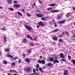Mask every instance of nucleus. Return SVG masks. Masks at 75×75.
Listing matches in <instances>:
<instances>
[{"label":"nucleus","instance_id":"nucleus-14","mask_svg":"<svg viewBox=\"0 0 75 75\" xmlns=\"http://www.w3.org/2000/svg\"><path fill=\"white\" fill-rule=\"evenodd\" d=\"M4 50L5 52H8V51H9V49H5Z\"/></svg>","mask_w":75,"mask_h":75},{"label":"nucleus","instance_id":"nucleus-47","mask_svg":"<svg viewBox=\"0 0 75 75\" xmlns=\"http://www.w3.org/2000/svg\"><path fill=\"white\" fill-rule=\"evenodd\" d=\"M28 53H31V51L30 50H28Z\"/></svg>","mask_w":75,"mask_h":75},{"label":"nucleus","instance_id":"nucleus-57","mask_svg":"<svg viewBox=\"0 0 75 75\" xmlns=\"http://www.w3.org/2000/svg\"><path fill=\"white\" fill-rule=\"evenodd\" d=\"M0 8H1V9H2L3 7H2V6H0Z\"/></svg>","mask_w":75,"mask_h":75},{"label":"nucleus","instance_id":"nucleus-49","mask_svg":"<svg viewBox=\"0 0 75 75\" xmlns=\"http://www.w3.org/2000/svg\"><path fill=\"white\" fill-rule=\"evenodd\" d=\"M22 11H23V12H24V11H25V10H24V9H22Z\"/></svg>","mask_w":75,"mask_h":75},{"label":"nucleus","instance_id":"nucleus-24","mask_svg":"<svg viewBox=\"0 0 75 75\" xmlns=\"http://www.w3.org/2000/svg\"><path fill=\"white\" fill-rule=\"evenodd\" d=\"M8 9H9V10H11V11H14V9H13L12 8H8Z\"/></svg>","mask_w":75,"mask_h":75},{"label":"nucleus","instance_id":"nucleus-27","mask_svg":"<svg viewBox=\"0 0 75 75\" xmlns=\"http://www.w3.org/2000/svg\"><path fill=\"white\" fill-rule=\"evenodd\" d=\"M70 13L69 12L67 13L66 15V17H68V16H69V14H70Z\"/></svg>","mask_w":75,"mask_h":75},{"label":"nucleus","instance_id":"nucleus-62","mask_svg":"<svg viewBox=\"0 0 75 75\" xmlns=\"http://www.w3.org/2000/svg\"><path fill=\"white\" fill-rule=\"evenodd\" d=\"M40 27V26H37V28H39Z\"/></svg>","mask_w":75,"mask_h":75},{"label":"nucleus","instance_id":"nucleus-31","mask_svg":"<svg viewBox=\"0 0 75 75\" xmlns=\"http://www.w3.org/2000/svg\"><path fill=\"white\" fill-rule=\"evenodd\" d=\"M1 30H3V31H6V28H2Z\"/></svg>","mask_w":75,"mask_h":75},{"label":"nucleus","instance_id":"nucleus-44","mask_svg":"<svg viewBox=\"0 0 75 75\" xmlns=\"http://www.w3.org/2000/svg\"><path fill=\"white\" fill-rule=\"evenodd\" d=\"M13 3H18V2L17 1H14L13 2Z\"/></svg>","mask_w":75,"mask_h":75},{"label":"nucleus","instance_id":"nucleus-41","mask_svg":"<svg viewBox=\"0 0 75 75\" xmlns=\"http://www.w3.org/2000/svg\"><path fill=\"white\" fill-rule=\"evenodd\" d=\"M54 27H57V25L55 23H54Z\"/></svg>","mask_w":75,"mask_h":75},{"label":"nucleus","instance_id":"nucleus-12","mask_svg":"<svg viewBox=\"0 0 75 75\" xmlns=\"http://www.w3.org/2000/svg\"><path fill=\"white\" fill-rule=\"evenodd\" d=\"M13 6L15 7H16V8H18V7H20V5H18L17 4L14 5Z\"/></svg>","mask_w":75,"mask_h":75},{"label":"nucleus","instance_id":"nucleus-11","mask_svg":"<svg viewBox=\"0 0 75 75\" xmlns=\"http://www.w3.org/2000/svg\"><path fill=\"white\" fill-rule=\"evenodd\" d=\"M65 21H59L58 22V23L59 24H63L64 23H65Z\"/></svg>","mask_w":75,"mask_h":75},{"label":"nucleus","instance_id":"nucleus-30","mask_svg":"<svg viewBox=\"0 0 75 75\" xmlns=\"http://www.w3.org/2000/svg\"><path fill=\"white\" fill-rule=\"evenodd\" d=\"M16 64V63L15 62H13L12 63V65L11 66H12V65L13 66H14V65H15V64Z\"/></svg>","mask_w":75,"mask_h":75},{"label":"nucleus","instance_id":"nucleus-55","mask_svg":"<svg viewBox=\"0 0 75 75\" xmlns=\"http://www.w3.org/2000/svg\"><path fill=\"white\" fill-rule=\"evenodd\" d=\"M34 75H38V73H34Z\"/></svg>","mask_w":75,"mask_h":75},{"label":"nucleus","instance_id":"nucleus-56","mask_svg":"<svg viewBox=\"0 0 75 75\" xmlns=\"http://www.w3.org/2000/svg\"><path fill=\"white\" fill-rule=\"evenodd\" d=\"M34 75V73H32L31 74H30V75Z\"/></svg>","mask_w":75,"mask_h":75},{"label":"nucleus","instance_id":"nucleus-21","mask_svg":"<svg viewBox=\"0 0 75 75\" xmlns=\"http://www.w3.org/2000/svg\"><path fill=\"white\" fill-rule=\"evenodd\" d=\"M59 29H56L54 30L53 31V32H54V33H55V32H57V31H59Z\"/></svg>","mask_w":75,"mask_h":75},{"label":"nucleus","instance_id":"nucleus-9","mask_svg":"<svg viewBox=\"0 0 75 75\" xmlns=\"http://www.w3.org/2000/svg\"><path fill=\"white\" fill-rule=\"evenodd\" d=\"M60 57L62 58H65V56L63 55V53H61L60 54Z\"/></svg>","mask_w":75,"mask_h":75},{"label":"nucleus","instance_id":"nucleus-18","mask_svg":"<svg viewBox=\"0 0 75 75\" xmlns=\"http://www.w3.org/2000/svg\"><path fill=\"white\" fill-rule=\"evenodd\" d=\"M17 13L19 14V16H23L22 13H21L20 12H18Z\"/></svg>","mask_w":75,"mask_h":75},{"label":"nucleus","instance_id":"nucleus-63","mask_svg":"<svg viewBox=\"0 0 75 75\" xmlns=\"http://www.w3.org/2000/svg\"><path fill=\"white\" fill-rule=\"evenodd\" d=\"M39 3H40V4H41V2L40 1H39Z\"/></svg>","mask_w":75,"mask_h":75},{"label":"nucleus","instance_id":"nucleus-26","mask_svg":"<svg viewBox=\"0 0 75 75\" xmlns=\"http://www.w3.org/2000/svg\"><path fill=\"white\" fill-rule=\"evenodd\" d=\"M41 20L43 21H45V18L43 17L41 18Z\"/></svg>","mask_w":75,"mask_h":75},{"label":"nucleus","instance_id":"nucleus-25","mask_svg":"<svg viewBox=\"0 0 75 75\" xmlns=\"http://www.w3.org/2000/svg\"><path fill=\"white\" fill-rule=\"evenodd\" d=\"M61 17H60V16H58L57 18V20H60V19H61Z\"/></svg>","mask_w":75,"mask_h":75},{"label":"nucleus","instance_id":"nucleus-45","mask_svg":"<svg viewBox=\"0 0 75 75\" xmlns=\"http://www.w3.org/2000/svg\"><path fill=\"white\" fill-rule=\"evenodd\" d=\"M27 37H28V38H30L31 37L30 36V35H27Z\"/></svg>","mask_w":75,"mask_h":75},{"label":"nucleus","instance_id":"nucleus-40","mask_svg":"<svg viewBox=\"0 0 75 75\" xmlns=\"http://www.w3.org/2000/svg\"><path fill=\"white\" fill-rule=\"evenodd\" d=\"M39 67V64H37L36 65V68H38Z\"/></svg>","mask_w":75,"mask_h":75},{"label":"nucleus","instance_id":"nucleus-51","mask_svg":"<svg viewBox=\"0 0 75 75\" xmlns=\"http://www.w3.org/2000/svg\"><path fill=\"white\" fill-rule=\"evenodd\" d=\"M30 45H34V44H33V43H31L30 44Z\"/></svg>","mask_w":75,"mask_h":75},{"label":"nucleus","instance_id":"nucleus-34","mask_svg":"<svg viewBox=\"0 0 75 75\" xmlns=\"http://www.w3.org/2000/svg\"><path fill=\"white\" fill-rule=\"evenodd\" d=\"M65 32L66 33L67 35L68 36H69V33H68V32L67 31H66Z\"/></svg>","mask_w":75,"mask_h":75},{"label":"nucleus","instance_id":"nucleus-36","mask_svg":"<svg viewBox=\"0 0 75 75\" xmlns=\"http://www.w3.org/2000/svg\"><path fill=\"white\" fill-rule=\"evenodd\" d=\"M52 10V8H49L47 9V10H48V11H50V10Z\"/></svg>","mask_w":75,"mask_h":75},{"label":"nucleus","instance_id":"nucleus-22","mask_svg":"<svg viewBox=\"0 0 75 75\" xmlns=\"http://www.w3.org/2000/svg\"><path fill=\"white\" fill-rule=\"evenodd\" d=\"M23 42L24 43L27 42V39H26V38L24 39L23 40Z\"/></svg>","mask_w":75,"mask_h":75},{"label":"nucleus","instance_id":"nucleus-17","mask_svg":"<svg viewBox=\"0 0 75 75\" xmlns=\"http://www.w3.org/2000/svg\"><path fill=\"white\" fill-rule=\"evenodd\" d=\"M53 39L54 40V41H57V39L56 37H53Z\"/></svg>","mask_w":75,"mask_h":75},{"label":"nucleus","instance_id":"nucleus-53","mask_svg":"<svg viewBox=\"0 0 75 75\" xmlns=\"http://www.w3.org/2000/svg\"><path fill=\"white\" fill-rule=\"evenodd\" d=\"M35 69L36 71H38V69Z\"/></svg>","mask_w":75,"mask_h":75},{"label":"nucleus","instance_id":"nucleus-5","mask_svg":"<svg viewBox=\"0 0 75 75\" xmlns=\"http://www.w3.org/2000/svg\"><path fill=\"white\" fill-rule=\"evenodd\" d=\"M51 13H58V12H59V10H54L51 11H50Z\"/></svg>","mask_w":75,"mask_h":75},{"label":"nucleus","instance_id":"nucleus-33","mask_svg":"<svg viewBox=\"0 0 75 75\" xmlns=\"http://www.w3.org/2000/svg\"><path fill=\"white\" fill-rule=\"evenodd\" d=\"M72 62H73L74 65H75V60H72Z\"/></svg>","mask_w":75,"mask_h":75},{"label":"nucleus","instance_id":"nucleus-6","mask_svg":"<svg viewBox=\"0 0 75 75\" xmlns=\"http://www.w3.org/2000/svg\"><path fill=\"white\" fill-rule=\"evenodd\" d=\"M24 26L25 28H27V29H28V30L29 31L31 30V29L30 26H28L26 25H24Z\"/></svg>","mask_w":75,"mask_h":75},{"label":"nucleus","instance_id":"nucleus-28","mask_svg":"<svg viewBox=\"0 0 75 75\" xmlns=\"http://www.w3.org/2000/svg\"><path fill=\"white\" fill-rule=\"evenodd\" d=\"M54 58H51V59H50V61H54Z\"/></svg>","mask_w":75,"mask_h":75},{"label":"nucleus","instance_id":"nucleus-39","mask_svg":"<svg viewBox=\"0 0 75 75\" xmlns=\"http://www.w3.org/2000/svg\"><path fill=\"white\" fill-rule=\"evenodd\" d=\"M59 41L60 42H63V40L61 39H59Z\"/></svg>","mask_w":75,"mask_h":75},{"label":"nucleus","instance_id":"nucleus-3","mask_svg":"<svg viewBox=\"0 0 75 75\" xmlns=\"http://www.w3.org/2000/svg\"><path fill=\"white\" fill-rule=\"evenodd\" d=\"M43 14H36V16L38 17H39V18H41V17H43Z\"/></svg>","mask_w":75,"mask_h":75},{"label":"nucleus","instance_id":"nucleus-37","mask_svg":"<svg viewBox=\"0 0 75 75\" xmlns=\"http://www.w3.org/2000/svg\"><path fill=\"white\" fill-rule=\"evenodd\" d=\"M62 37V35H60L58 36V38H61Z\"/></svg>","mask_w":75,"mask_h":75},{"label":"nucleus","instance_id":"nucleus-48","mask_svg":"<svg viewBox=\"0 0 75 75\" xmlns=\"http://www.w3.org/2000/svg\"><path fill=\"white\" fill-rule=\"evenodd\" d=\"M55 60H57V59H58V57H55Z\"/></svg>","mask_w":75,"mask_h":75},{"label":"nucleus","instance_id":"nucleus-59","mask_svg":"<svg viewBox=\"0 0 75 75\" xmlns=\"http://www.w3.org/2000/svg\"><path fill=\"white\" fill-rule=\"evenodd\" d=\"M73 10H75V7H73Z\"/></svg>","mask_w":75,"mask_h":75},{"label":"nucleus","instance_id":"nucleus-46","mask_svg":"<svg viewBox=\"0 0 75 75\" xmlns=\"http://www.w3.org/2000/svg\"><path fill=\"white\" fill-rule=\"evenodd\" d=\"M21 62V60H19L18 62V63H19V64H20Z\"/></svg>","mask_w":75,"mask_h":75},{"label":"nucleus","instance_id":"nucleus-35","mask_svg":"<svg viewBox=\"0 0 75 75\" xmlns=\"http://www.w3.org/2000/svg\"><path fill=\"white\" fill-rule=\"evenodd\" d=\"M4 40L5 42H7V40H6V37H4Z\"/></svg>","mask_w":75,"mask_h":75},{"label":"nucleus","instance_id":"nucleus-54","mask_svg":"<svg viewBox=\"0 0 75 75\" xmlns=\"http://www.w3.org/2000/svg\"><path fill=\"white\" fill-rule=\"evenodd\" d=\"M68 58H69V59H71V57L70 56H69Z\"/></svg>","mask_w":75,"mask_h":75},{"label":"nucleus","instance_id":"nucleus-15","mask_svg":"<svg viewBox=\"0 0 75 75\" xmlns=\"http://www.w3.org/2000/svg\"><path fill=\"white\" fill-rule=\"evenodd\" d=\"M39 70L40 71H41V72H44V71H43L42 69L41 68H39Z\"/></svg>","mask_w":75,"mask_h":75},{"label":"nucleus","instance_id":"nucleus-42","mask_svg":"<svg viewBox=\"0 0 75 75\" xmlns=\"http://www.w3.org/2000/svg\"><path fill=\"white\" fill-rule=\"evenodd\" d=\"M30 40H32V41H34V40H33V38L31 37H30Z\"/></svg>","mask_w":75,"mask_h":75},{"label":"nucleus","instance_id":"nucleus-16","mask_svg":"<svg viewBox=\"0 0 75 75\" xmlns=\"http://www.w3.org/2000/svg\"><path fill=\"white\" fill-rule=\"evenodd\" d=\"M55 5H56V4H49V6H55Z\"/></svg>","mask_w":75,"mask_h":75},{"label":"nucleus","instance_id":"nucleus-64","mask_svg":"<svg viewBox=\"0 0 75 75\" xmlns=\"http://www.w3.org/2000/svg\"><path fill=\"white\" fill-rule=\"evenodd\" d=\"M43 69H45V67H43Z\"/></svg>","mask_w":75,"mask_h":75},{"label":"nucleus","instance_id":"nucleus-50","mask_svg":"<svg viewBox=\"0 0 75 75\" xmlns=\"http://www.w3.org/2000/svg\"><path fill=\"white\" fill-rule=\"evenodd\" d=\"M33 71L34 72H36V71L34 69L33 70Z\"/></svg>","mask_w":75,"mask_h":75},{"label":"nucleus","instance_id":"nucleus-13","mask_svg":"<svg viewBox=\"0 0 75 75\" xmlns=\"http://www.w3.org/2000/svg\"><path fill=\"white\" fill-rule=\"evenodd\" d=\"M25 61H26L27 62L29 63L30 62V60L28 58H26L25 59Z\"/></svg>","mask_w":75,"mask_h":75},{"label":"nucleus","instance_id":"nucleus-1","mask_svg":"<svg viewBox=\"0 0 75 75\" xmlns=\"http://www.w3.org/2000/svg\"><path fill=\"white\" fill-rule=\"evenodd\" d=\"M38 62L39 64H41L42 63V64H45V61L44 60H38Z\"/></svg>","mask_w":75,"mask_h":75},{"label":"nucleus","instance_id":"nucleus-60","mask_svg":"<svg viewBox=\"0 0 75 75\" xmlns=\"http://www.w3.org/2000/svg\"><path fill=\"white\" fill-rule=\"evenodd\" d=\"M15 60L18 59V58H17V57H15Z\"/></svg>","mask_w":75,"mask_h":75},{"label":"nucleus","instance_id":"nucleus-8","mask_svg":"<svg viewBox=\"0 0 75 75\" xmlns=\"http://www.w3.org/2000/svg\"><path fill=\"white\" fill-rule=\"evenodd\" d=\"M7 57L8 58H13V57L12 56V55L8 54L7 55Z\"/></svg>","mask_w":75,"mask_h":75},{"label":"nucleus","instance_id":"nucleus-38","mask_svg":"<svg viewBox=\"0 0 75 75\" xmlns=\"http://www.w3.org/2000/svg\"><path fill=\"white\" fill-rule=\"evenodd\" d=\"M10 72H16V71L15 70H10Z\"/></svg>","mask_w":75,"mask_h":75},{"label":"nucleus","instance_id":"nucleus-20","mask_svg":"<svg viewBox=\"0 0 75 75\" xmlns=\"http://www.w3.org/2000/svg\"><path fill=\"white\" fill-rule=\"evenodd\" d=\"M8 3L11 4L12 3V0H9L8 1Z\"/></svg>","mask_w":75,"mask_h":75},{"label":"nucleus","instance_id":"nucleus-61","mask_svg":"<svg viewBox=\"0 0 75 75\" xmlns=\"http://www.w3.org/2000/svg\"><path fill=\"white\" fill-rule=\"evenodd\" d=\"M40 58H42V56H40Z\"/></svg>","mask_w":75,"mask_h":75},{"label":"nucleus","instance_id":"nucleus-29","mask_svg":"<svg viewBox=\"0 0 75 75\" xmlns=\"http://www.w3.org/2000/svg\"><path fill=\"white\" fill-rule=\"evenodd\" d=\"M62 61H64V62H67V61L65 59H62Z\"/></svg>","mask_w":75,"mask_h":75},{"label":"nucleus","instance_id":"nucleus-2","mask_svg":"<svg viewBox=\"0 0 75 75\" xmlns=\"http://www.w3.org/2000/svg\"><path fill=\"white\" fill-rule=\"evenodd\" d=\"M24 71H27V72H29L30 70H31V69H30V67H28L27 68L25 69L24 68L23 69Z\"/></svg>","mask_w":75,"mask_h":75},{"label":"nucleus","instance_id":"nucleus-10","mask_svg":"<svg viewBox=\"0 0 75 75\" xmlns=\"http://www.w3.org/2000/svg\"><path fill=\"white\" fill-rule=\"evenodd\" d=\"M59 61L57 60H55L53 61V63L54 64H56V63H59Z\"/></svg>","mask_w":75,"mask_h":75},{"label":"nucleus","instance_id":"nucleus-7","mask_svg":"<svg viewBox=\"0 0 75 75\" xmlns=\"http://www.w3.org/2000/svg\"><path fill=\"white\" fill-rule=\"evenodd\" d=\"M38 24L39 25H41V26H44V25L42 22H40L38 23Z\"/></svg>","mask_w":75,"mask_h":75},{"label":"nucleus","instance_id":"nucleus-43","mask_svg":"<svg viewBox=\"0 0 75 75\" xmlns=\"http://www.w3.org/2000/svg\"><path fill=\"white\" fill-rule=\"evenodd\" d=\"M12 61H14V60H16V59H15V57L13 58L12 59Z\"/></svg>","mask_w":75,"mask_h":75},{"label":"nucleus","instance_id":"nucleus-58","mask_svg":"<svg viewBox=\"0 0 75 75\" xmlns=\"http://www.w3.org/2000/svg\"><path fill=\"white\" fill-rule=\"evenodd\" d=\"M13 75H18V74H13Z\"/></svg>","mask_w":75,"mask_h":75},{"label":"nucleus","instance_id":"nucleus-52","mask_svg":"<svg viewBox=\"0 0 75 75\" xmlns=\"http://www.w3.org/2000/svg\"><path fill=\"white\" fill-rule=\"evenodd\" d=\"M23 56L24 57H25V54H23Z\"/></svg>","mask_w":75,"mask_h":75},{"label":"nucleus","instance_id":"nucleus-19","mask_svg":"<svg viewBox=\"0 0 75 75\" xmlns=\"http://www.w3.org/2000/svg\"><path fill=\"white\" fill-rule=\"evenodd\" d=\"M47 66H48L49 67L52 66V64L51 63H49L48 64Z\"/></svg>","mask_w":75,"mask_h":75},{"label":"nucleus","instance_id":"nucleus-4","mask_svg":"<svg viewBox=\"0 0 75 75\" xmlns=\"http://www.w3.org/2000/svg\"><path fill=\"white\" fill-rule=\"evenodd\" d=\"M64 75H68V70H65L64 71V72L63 73Z\"/></svg>","mask_w":75,"mask_h":75},{"label":"nucleus","instance_id":"nucleus-23","mask_svg":"<svg viewBox=\"0 0 75 75\" xmlns=\"http://www.w3.org/2000/svg\"><path fill=\"white\" fill-rule=\"evenodd\" d=\"M3 63L4 64H7V62L6 60H4L3 61Z\"/></svg>","mask_w":75,"mask_h":75},{"label":"nucleus","instance_id":"nucleus-32","mask_svg":"<svg viewBox=\"0 0 75 75\" xmlns=\"http://www.w3.org/2000/svg\"><path fill=\"white\" fill-rule=\"evenodd\" d=\"M26 14H27V16H28V17H31V15H29L28 14V13H26Z\"/></svg>","mask_w":75,"mask_h":75}]
</instances>
